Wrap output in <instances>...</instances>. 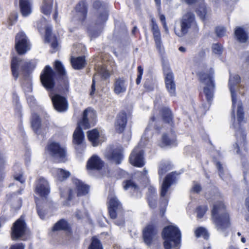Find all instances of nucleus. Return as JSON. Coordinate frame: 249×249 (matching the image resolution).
Here are the masks:
<instances>
[{"label": "nucleus", "instance_id": "obj_1", "mask_svg": "<svg viewBox=\"0 0 249 249\" xmlns=\"http://www.w3.org/2000/svg\"><path fill=\"white\" fill-rule=\"evenodd\" d=\"M11 75L15 81H17L21 75L19 79L20 85L26 96L33 91L32 73L36 67V62L35 59H27L20 58L14 55L11 58L10 62Z\"/></svg>", "mask_w": 249, "mask_h": 249}, {"label": "nucleus", "instance_id": "obj_2", "mask_svg": "<svg viewBox=\"0 0 249 249\" xmlns=\"http://www.w3.org/2000/svg\"><path fill=\"white\" fill-rule=\"evenodd\" d=\"M214 71L212 68H208L207 66L203 65L201 71L197 73L200 81L205 84L206 86L204 88V93L208 102L207 106H203L204 109L209 108L213 96L214 84L213 80Z\"/></svg>", "mask_w": 249, "mask_h": 249}, {"label": "nucleus", "instance_id": "obj_3", "mask_svg": "<svg viewBox=\"0 0 249 249\" xmlns=\"http://www.w3.org/2000/svg\"><path fill=\"white\" fill-rule=\"evenodd\" d=\"M95 117V112L90 108H88L84 111L82 119L78 123L77 126L73 134V143L74 144L79 145L83 143L84 135L82 127L86 129L89 128L91 124L93 125V122Z\"/></svg>", "mask_w": 249, "mask_h": 249}, {"label": "nucleus", "instance_id": "obj_4", "mask_svg": "<svg viewBox=\"0 0 249 249\" xmlns=\"http://www.w3.org/2000/svg\"><path fill=\"white\" fill-rule=\"evenodd\" d=\"M46 180L43 178H39L36 182L34 192L40 198L35 197L37 213L42 219H45L46 210L45 209V200L47 199V186Z\"/></svg>", "mask_w": 249, "mask_h": 249}, {"label": "nucleus", "instance_id": "obj_5", "mask_svg": "<svg viewBox=\"0 0 249 249\" xmlns=\"http://www.w3.org/2000/svg\"><path fill=\"white\" fill-rule=\"evenodd\" d=\"M212 217L218 230L223 231L230 226L229 214L222 201H217L214 204L212 211Z\"/></svg>", "mask_w": 249, "mask_h": 249}, {"label": "nucleus", "instance_id": "obj_6", "mask_svg": "<svg viewBox=\"0 0 249 249\" xmlns=\"http://www.w3.org/2000/svg\"><path fill=\"white\" fill-rule=\"evenodd\" d=\"M180 29H174L175 34L179 37L186 35L190 30L194 34H197L199 31L198 26L195 19V14L191 12H187L182 17L180 21Z\"/></svg>", "mask_w": 249, "mask_h": 249}, {"label": "nucleus", "instance_id": "obj_7", "mask_svg": "<svg viewBox=\"0 0 249 249\" xmlns=\"http://www.w3.org/2000/svg\"><path fill=\"white\" fill-rule=\"evenodd\" d=\"M164 246L165 249L178 247L180 242L181 233L178 228L173 226L165 227L162 231Z\"/></svg>", "mask_w": 249, "mask_h": 249}, {"label": "nucleus", "instance_id": "obj_8", "mask_svg": "<svg viewBox=\"0 0 249 249\" xmlns=\"http://www.w3.org/2000/svg\"><path fill=\"white\" fill-rule=\"evenodd\" d=\"M32 43L23 31H19L15 37V49L18 55H23L31 50Z\"/></svg>", "mask_w": 249, "mask_h": 249}, {"label": "nucleus", "instance_id": "obj_9", "mask_svg": "<svg viewBox=\"0 0 249 249\" xmlns=\"http://www.w3.org/2000/svg\"><path fill=\"white\" fill-rule=\"evenodd\" d=\"M237 120L239 124L238 130H237L235 135L237 138V142L236 143V154L238 155L240 154L239 152V147L244 145L246 141V134L245 132L240 128V124L244 121V112L242 105L240 102L237 105Z\"/></svg>", "mask_w": 249, "mask_h": 249}, {"label": "nucleus", "instance_id": "obj_10", "mask_svg": "<svg viewBox=\"0 0 249 249\" xmlns=\"http://www.w3.org/2000/svg\"><path fill=\"white\" fill-rule=\"evenodd\" d=\"M30 124L33 131L37 135V137L43 140L45 137L46 127L45 124L42 123L40 115L35 112L31 113L30 118Z\"/></svg>", "mask_w": 249, "mask_h": 249}, {"label": "nucleus", "instance_id": "obj_11", "mask_svg": "<svg viewBox=\"0 0 249 249\" xmlns=\"http://www.w3.org/2000/svg\"><path fill=\"white\" fill-rule=\"evenodd\" d=\"M27 224L24 216L21 215L13 224L11 228V237L13 240L19 239L25 234Z\"/></svg>", "mask_w": 249, "mask_h": 249}, {"label": "nucleus", "instance_id": "obj_12", "mask_svg": "<svg viewBox=\"0 0 249 249\" xmlns=\"http://www.w3.org/2000/svg\"><path fill=\"white\" fill-rule=\"evenodd\" d=\"M163 72L165 75L166 88L171 96L176 95V84L174 81L173 73L168 65H163Z\"/></svg>", "mask_w": 249, "mask_h": 249}, {"label": "nucleus", "instance_id": "obj_13", "mask_svg": "<svg viewBox=\"0 0 249 249\" xmlns=\"http://www.w3.org/2000/svg\"><path fill=\"white\" fill-rule=\"evenodd\" d=\"M241 82V78L237 74L231 75L229 81V86L230 90L231 93L232 103V112L233 117L235 119V116L234 114V109L235 107V104L237 102L236 94L235 93L236 89L237 86Z\"/></svg>", "mask_w": 249, "mask_h": 249}, {"label": "nucleus", "instance_id": "obj_14", "mask_svg": "<svg viewBox=\"0 0 249 249\" xmlns=\"http://www.w3.org/2000/svg\"><path fill=\"white\" fill-rule=\"evenodd\" d=\"M158 230L153 225H148L143 230V239L144 243L149 246L158 237Z\"/></svg>", "mask_w": 249, "mask_h": 249}, {"label": "nucleus", "instance_id": "obj_15", "mask_svg": "<svg viewBox=\"0 0 249 249\" xmlns=\"http://www.w3.org/2000/svg\"><path fill=\"white\" fill-rule=\"evenodd\" d=\"M108 213L112 219L116 218L121 210V205L115 196L110 194L108 196Z\"/></svg>", "mask_w": 249, "mask_h": 249}, {"label": "nucleus", "instance_id": "obj_16", "mask_svg": "<svg viewBox=\"0 0 249 249\" xmlns=\"http://www.w3.org/2000/svg\"><path fill=\"white\" fill-rule=\"evenodd\" d=\"M50 97L52 99L54 108L59 112L65 111L67 109V102L66 99L63 96L55 94L53 95L50 94Z\"/></svg>", "mask_w": 249, "mask_h": 249}, {"label": "nucleus", "instance_id": "obj_17", "mask_svg": "<svg viewBox=\"0 0 249 249\" xmlns=\"http://www.w3.org/2000/svg\"><path fill=\"white\" fill-rule=\"evenodd\" d=\"M87 133L88 139L93 146L100 145L106 140L104 136L99 135V132L97 129L89 131Z\"/></svg>", "mask_w": 249, "mask_h": 249}, {"label": "nucleus", "instance_id": "obj_18", "mask_svg": "<svg viewBox=\"0 0 249 249\" xmlns=\"http://www.w3.org/2000/svg\"><path fill=\"white\" fill-rule=\"evenodd\" d=\"M176 145V137L175 133L172 131L170 133H164L161 137L159 145L161 147Z\"/></svg>", "mask_w": 249, "mask_h": 249}, {"label": "nucleus", "instance_id": "obj_19", "mask_svg": "<svg viewBox=\"0 0 249 249\" xmlns=\"http://www.w3.org/2000/svg\"><path fill=\"white\" fill-rule=\"evenodd\" d=\"M87 169L100 171L105 169V165L98 157H91L87 162Z\"/></svg>", "mask_w": 249, "mask_h": 249}, {"label": "nucleus", "instance_id": "obj_20", "mask_svg": "<svg viewBox=\"0 0 249 249\" xmlns=\"http://www.w3.org/2000/svg\"><path fill=\"white\" fill-rule=\"evenodd\" d=\"M114 92L116 94L124 93L127 88L126 79L124 77L115 78L114 82Z\"/></svg>", "mask_w": 249, "mask_h": 249}, {"label": "nucleus", "instance_id": "obj_21", "mask_svg": "<svg viewBox=\"0 0 249 249\" xmlns=\"http://www.w3.org/2000/svg\"><path fill=\"white\" fill-rule=\"evenodd\" d=\"M177 175L176 173L172 172L168 174L165 178L161 186L160 196L162 197L165 196L166 193L168 191L169 188L171 184L175 181L176 177L175 175Z\"/></svg>", "mask_w": 249, "mask_h": 249}, {"label": "nucleus", "instance_id": "obj_22", "mask_svg": "<svg viewBox=\"0 0 249 249\" xmlns=\"http://www.w3.org/2000/svg\"><path fill=\"white\" fill-rule=\"evenodd\" d=\"M76 16L81 21H84L87 17L88 4L85 0L79 1L75 7Z\"/></svg>", "mask_w": 249, "mask_h": 249}, {"label": "nucleus", "instance_id": "obj_23", "mask_svg": "<svg viewBox=\"0 0 249 249\" xmlns=\"http://www.w3.org/2000/svg\"><path fill=\"white\" fill-rule=\"evenodd\" d=\"M48 44L50 46V52L53 53L59 49L58 40L57 37L52 33V30L48 27Z\"/></svg>", "mask_w": 249, "mask_h": 249}, {"label": "nucleus", "instance_id": "obj_24", "mask_svg": "<svg viewBox=\"0 0 249 249\" xmlns=\"http://www.w3.org/2000/svg\"><path fill=\"white\" fill-rule=\"evenodd\" d=\"M127 122L126 114L124 112L120 113L116 118L115 123L116 131L118 133H122L124 131Z\"/></svg>", "mask_w": 249, "mask_h": 249}, {"label": "nucleus", "instance_id": "obj_25", "mask_svg": "<svg viewBox=\"0 0 249 249\" xmlns=\"http://www.w3.org/2000/svg\"><path fill=\"white\" fill-rule=\"evenodd\" d=\"M49 149L54 154L57 155L58 156H66L67 154L66 148L55 142H51L50 144Z\"/></svg>", "mask_w": 249, "mask_h": 249}, {"label": "nucleus", "instance_id": "obj_26", "mask_svg": "<svg viewBox=\"0 0 249 249\" xmlns=\"http://www.w3.org/2000/svg\"><path fill=\"white\" fill-rule=\"evenodd\" d=\"M20 12L23 17H27L32 13V5L29 0H19Z\"/></svg>", "mask_w": 249, "mask_h": 249}, {"label": "nucleus", "instance_id": "obj_27", "mask_svg": "<svg viewBox=\"0 0 249 249\" xmlns=\"http://www.w3.org/2000/svg\"><path fill=\"white\" fill-rule=\"evenodd\" d=\"M163 121L168 124L170 126L174 125L173 117L171 111L167 107H164L161 110Z\"/></svg>", "mask_w": 249, "mask_h": 249}, {"label": "nucleus", "instance_id": "obj_28", "mask_svg": "<svg viewBox=\"0 0 249 249\" xmlns=\"http://www.w3.org/2000/svg\"><path fill=\"white\" fill-rule=\"evenodd\" d=\"M36 27L38 32L43 35V40L47 42V22L45 18H41L36 23Z\"/></svg>", "mask_w": 249, "mask_h": 249}, {"label": "nucleus", "instance_id": "obj_29", "mask_svg": "<svg viewBox=\"0 0 249 249\" xmlns=\"http://www.w3.org/2000/svg\"><path fill=\"white\" fill-rule=\"evenodd\" d=\"M74 183L77 188V195L78 196L85 195L88 193L89 191V186L77 179L74 181Z\"/></svg>", "mask_w": 249, "mask_h": 249}, {"label": "nucleus", "instance_id": "obj_30", "mask_svg": "<svg viewBox=\"0 0 249 249\" xmlns=\"http://www.w3.org/2000/svg\"><path fill=\"white\" fill-rule=\"evenodd\" d=\"M12 101L15 112L21 117L22 106L20 103L19 97L15 91L13 92L12 94Z\"/></svg>", "mask_w": 249, "mask_h": 249}, {"label": "nucleus", "instance_id": "obj_31", "mask_svg": "<svg viewBox=\"0 0 249 249\" xmlns=\"http://www.w3.org/2000/svg\"><path fill=\"white\" fill-rule=\"evenodd\" d=\"M71 63L72 67L75 70L83 69L86 65V61L84 56H79L71 58Z\"/></svg>", "mask_w": 249, "mask_h": 249}, {"label": "nucleus", "instance_id": "obj_32", "mask_svg": "<svg viewBox=\"0 0 249 249\" xmlns=\"http://www.w3.org/2000/svg\"><path fill=\"white\" fill-rule=\"evenodd\" d=\"M55 72L48 66V89H53L55 85Z\"/></svg>", "mask_w": 249, "mask_h": 249}, {"label": "nucleus", "instance_id": "obj_33", "mask_svg": "<svg viewBox=\"0 0 249 249\" xmlns=\"http://www.w3.org/2000/svg\"><path fill=\"white\" fill-rule=\"evenodd\" d=\"M107 149L108 152L111 153V156H123L124 154V149L120 145H109Z\"/></svg>", "mask_w": 249, "mask_h": 249}, {"label": "nucleus", "instance_id": "obj_34", "mask_svg": "<svg viewBox=\"0 0 249 249\" xmlns=\"http://www.w3.org/2000/svg\"><path fill=\"white\" fill-rule=\"evenodd\" d=\"M26 98L27 101V103L32 110H41L42 108L41 106L38 104L36 100L33 96L26 95Z\"/></svg>", "mask_w": 249, "mask_h": 249}, {"label": "nucleus", "instance_id": "obj_35", "mask_svg": "<svg viewBox=\"0 0 249 249\" xmlns=\"http://www.w3.org/2000/svg\"><path fill=\"white\" fill-rule=\"evenodd\" d=\"M235 35L237 39L240 42L244 43L248 39L247 34L241 28L238 27L235 30Z\"/></svg>", "mask_w": 249, "mask_h": 249}, {"label": "nucleus", "instance_id": "obj_36", "mask_svg": "<svg viewBox=\"0 0 249 249\" xmlns=\"http://www.w3.org/2000/svg\"><path fill=\"white\" fill-rule=\"evenodd\" d=\"M54 68L60 78H64L66 75V71L62 63L59 60L54 62Z\"/></svg>", "mask_w": 249, "mask_h": 249}, {"label": "nucleus", "instance_id": "obj_37", "mask_svg": "<svg viewBox=\"0 0 249 249\" xmlns=\"http://www.w3.org/2000/svg\"><path fill=\"white\" fill-rule=\"evenodd\" d=\"M69 228V225L68 222L64 219H61L54 225L53 231L66 230L68 229Z\"/></svg>", "mask_w": 249, "mask_h": 249}, {"label": "nucleus", "instance_id": "obj_38", "mask_svg": "<svg viewBox=\"0 0 249 249\" xmlns=\"http://www.w3.org/2000/svg\"><path fill=\"white\" fill-rule=\"evenodd\" d=\"M129 161L132 165L137 167H142L145 163L142 157H130Z\"/></svg>", "mask_w": 249, "mask_h": 249}, {"label": "nucleus", "instance_id": "obj_39", "mask_svg": "<svg viewBox=\"0 0 249 249\" xmlns=\"http://www.w3.org/2000/svg\"><path fill=\"white\" fill-rule=\"evenodd\" d=\"M145 149L143 147V143L141 141L138 145L132 151L131 156H143Z\"/></svg>", "mask_w": 249, "mask_h": 249}, {"label": "nucleus", "instance_id": "obj_40", "mask_svg": "<svg viewBox=\"0 0 249 249\" xmlns=\"http://www.w3.org/2000/svg\"><path fill=\"white\" fill-rule=\"evenodd\" d=\"M88 249H103L102 245L97 238L93 237L91 238V243Z\"/></svg>", "mask_w": 249, "mask_h": 249}, {"label": "nucleus", "instance_id": "obj_41", "mask_svg": "<svg viewBox=\"0 0 249 249\" xmlns=\"http://www.w3.org/2000/svg\"><path fill=\"white\" fill-rule=\"evenodd\" d=\"M195 234L197 237L202 236L205 239H207L209 237V234L206 230L203 227L197 228L195 231Z\"/></svg>", "mask_w": 249, "mask_h": 249}, {"label": "nucleus", "instance_id": "obj_42", "mask_svg": "<svg viewBox=\"0 0 249 249\" xmlns=\"http://www.w3.org/2000/svg\"><path fill=\"white\" fill-rule=\"evenodd\" d=\"M197 14L200 18L202 19L205 18L206 15L207 13V10L205 4L201 3V5L196 10Z\"/></svg>", "mask_w": 249, "mask_h": 249}, {"label": "nucleus", "instance_id": "obj_43", "mask_svg": "<svg viewBox=\"0 0 249 249\" xmlns=\"http://www.w3.org/2000/svg\"><path fill=\"white\" fill-rule=\"evenodd\" d=\"M70 176V173L69 171L64 170L62 169H58L57 171L58 178L60 181H63Z\"/></svg>", "mask_w": 249, "mask_h": 249}, {"label": "nucleus", "instance_id": "obj_44", "mask_svg": "<svg viewBox=\"0 0 249 249\" xmlns=\"http://www.w3.org/2000/svg\"><path fill=\"white\" fill-rule=\"evenodd\" d=\"M40 79L42 85L47 89V66L44 67L40 74Z\"/></svg>", "mask_w": 249, "mask_h": 249}, {"label": "nucleus", "instance_id": "obj_45", "mask_svg": "<svg viewBox=\"0 0 249 249\" xmlns=\"http://www.w3.org/2000/svg\"><path fill=\"white\" fill-rule=\"evenodd\" d=\"M170 165L168 163H163L160 164L159 173L160 175H163L167 171L170 169Z\"/></svg>", "mask_w": 249, "mask_h": 249}, {"label": "nucleus", "instance_id": "obj_46", "mask_svg": "<svg viewBox=\"0 0 249 249\" xmlns=\"http://www.w3.org/2000/svg\"><path fill=\"white\" fill-rule=\"evenodd\" d=\"M156 45L158 48H160L161 44L160 32H157L153 34Z\"/></svg>", "mask_w": 249, "mask_h": 249}, {"label": "nucleus", "instance_id": "obj_47", "mask_svg": "<svg viewBox=\"0 0 249 249\" xmlns=\"http://www.w3.org/2000/svg\"><path fill=\"white\" fill-rule=\"evenodd\" d=\"M124 188L125 190L129 189H136L137 188V186L132 180H127L124 182Z\"/></svg>", "mask_w": 249, "mask_h": 249}, {"label": "nucleus", "instance_id": "obj_48", "mask_svg": "<svg viewBox=\"0 0 249 249\" xmlns=\"http://www.w3.org/2000/svg\"><path fill=\"white\" fill-rule=\"evenodd\" d=\"M4 165L5 161L2 157H0V180H2L4 177Z\"/></svg>", "mask_w": 249, "mask_h": 249}, {"label": "nucleus", "instance_id": "obj_49", "mask_svg": "<svg viewBox=\"0 0 249 249\" xmlns=\"http://www.w3.org/2000/svg\"><path fill=\"white\" fill-rule=\"evenodd\" d=\"M207 210V207L206 206H200L198 207L196 210L197 217L199 218H202Z\"/></svg>", "mask_w": 249, "mask_h": 249}, {"label": "nucleus", "instance_id": "obj_50", "mask_svg": "<svg viewBox=\"0 0 249 249\" xmlns=\"http://www.w3.org/2000/svg\"><path fill=\"white\" fill-rule=\"evenodd\" d=\"M98 70V72L104 78H107L109 77V73L103 67H99Z\"/></svg>", "mask_w": 249, "mask_h": 249}, {"label": "nucleus", "instance_id": "obj_51", "mask_svg": "<svg viewBox=\"0 0 249 249\" xmlns=\"http://www.w3.org/2000/svg\"><path fill=\"white\" fill-rule=\"evenodd\" d=\"M215 32L218 37H222L225 35L226 29L223 27H217L215 29Z\"/></svg>", "mask_w": 249, "mask_h": 249}, {"label": "nucleus", "instance_id": "obj_52", "mask_svg": "<svg viewBox=\"0 0 249 249\" xmlns=\"http://www.w3.org/2000/svg\"><path fill=\"white\" fill-rule=\"evenodd\" d=\"M107 19V15L106 12H104L100 14L98 18V22L101 24L105 22Z\"/></svg>", "mask_w": 249, "mask_h": 249}, {"label": "nucleus", "instance_id": "obj_53", "mask_svg": "<svg viewBox=\"0 0 249 249\" xmlns=\"http://www.w3.org/2000/svg\"><path fill=\"white\" fill-rule=\"evenodd\" d=\"M160 19L162 24V25H163V28L164 29L165 32H166V33L168 34L169 30H168V27H167V26L166 24L165 16L163 15H160Z\"/></svg>", "mask_w": 249, "mask_h": 249}, {"label": "nucleus", "instance_id": "obj_54", "mask_svg": "<svg viewBox=\"0 0 249 249\" xmlns=\"http://www.w3.org/2000/svg\"><path fill=\"white\" fill-rule=\"evenodd\" d=\"M212 48L214 53L216 54H220L221 53V47L218 44H214Z\"/></svg>", "mask_w": 249, "mask_h": 249}, {"label": "nucleus", "instance_id": "obj_55", "mask_svg": "<svg viewBox=\"0 0 249 249\" xmlns=\"http://www.w3.org/2000/svg\"><path fill=\"white\" fill-rule=\"evenodd\" d=\"M110 161L116 164H120L122 160V157H109Z\"/></svg>", "mask_w": 249, "mask_h": 249}, {"label": "nucleus", "instance_id": "obj_56", "mask_svg": "<svg viewBox=\"0 0 249 249\" xmlns=\"http://www.w3.org/2000/svg\"><path fill=\"white\" fill-rule=\"evenodd\" d=\"M14 179L21 183H23L25 181V178L23 177L22 173H19L15 175L14 176Z\"/></svg>", "mask_w": 249, "mask_h": 249}, {"label": "nucleus", "instance_id": "obj_57", "mask_svg": "<svg viewBox=\"0 0 249 249\" xmlns=\"http://www.w3.org/2000/svg\"><path fill=\"white\" fill-rule=\"evenodd\" d=\"M25 246L22 243H17L10 246L9 249H24Z\"/></svg>", "mask_w": 249, "mask_h": 249}, {"label": "nucleus", "instance_id": "obj_58", "mask_svg": "<svg viewBox=\"0 0 249 249\" xmlns=\"http://www.w3.org/2000/svg\"><path fill=\"white\" fill-rule=\"evenodd\" d=\"M41 13L47 15V0H43L42 5L40 7Z\"/></svg>", "mask_w": 249, "mask_h": 249}, {"label": "nucleus", "instance_id": "obj_59", "mask_svg": "<svg viewBox=\"0 0 249 249\" xmlns=\"http://www.w3.org/2000/svg\"><path fill=\"white\" fill-rule=\"evenodd\" d=\"M144 87L149 91L152 90L153 89V84L148 80H146L145 82Z\"/></svg>", "mask_w": 249, "mask_h": 249}, {"label": "nucleus", "instance_id": "obj_60", "mask_svg": "<svg viewBox=\"0 0 249 249\" xmlns=\"http://www.w3.org/2000/svg\"><path fill=\"white\" fill-rule=\"evenodd\" d=\"M216 165L219 171V175L220 177L222 178V176L223 175V168L222 165L219 162H217Z\"/></svg>", "mask_w": 249, "mask_h": 249}, {"label": "nucleus", "instance_id": "obj_61", "mask_svg": "<svg viewBox=\"0 0 249 249\" xmlns=\"http://www.w3.org/2000/svg\"><path fill=\"white\" fill-rule=\"evenodd\" d=\"M97 76V75L95 74L94 75L93 79H92V84L91 85V91L90 92V95H92L94 94V91L95 90V79L96 78V77Z\"/></svg>", "mask_w": 249, "mask_h": 249}, {"label": "nucleus", "instance_id": "obj_62", "mask_svg": "<svg viewBox=\"0 0 249 249\" xmlns=\"http://www.w3.org/2000/svg\"><path fill=\"white\" fill-rule=\"evenodd\" d=\"M152 31L153 34L155 32L160 31L156 22H155L153 19L152 20Z\"/></svg>", "mask_w": 249, "mask_h": 249}, {"label": "nucleus", "instance_id": "obj_63", "mask_svg": "<svg viewBox=\"0 0 249 249\" xmlns=\"http://www.w3.org/2000/svg\"><path fill=\"white\" fill-rule=\"evenodd\" d=\"M149 205L152 208H154L156 206V202L155 199L148 198Z\"/></svg>", "mask_w": 249, "mask_h": 249}, {"label": "nucleus", "instance_id": "obj_64", "mask_svg": "<svg viewBox=\"0 0 249 249\" xmlns=\"http://www.w3.org/2000/svg\"><path fill=\"white\" fill-rule=\"evenodd\" d=\"M201 188L200 186L197 184H195L192 188V191L195 193H198L201 191Z\"/></svg>", "mask_w": 249, "mask_h": 249}]
</instances>
